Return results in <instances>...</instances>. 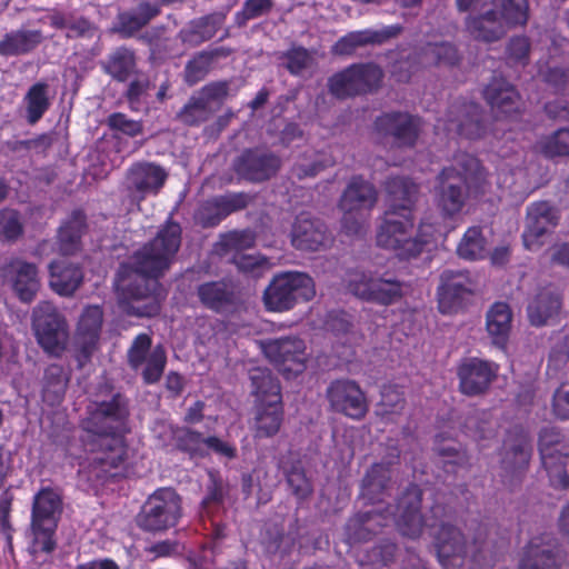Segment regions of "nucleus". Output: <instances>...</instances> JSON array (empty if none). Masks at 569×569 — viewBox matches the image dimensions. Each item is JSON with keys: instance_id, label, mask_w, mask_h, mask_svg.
<instances>
[{"instance_id": "51", "label": "nucleus", "mask_w": 569, "mask_h": 569, "mask_svg": "<svg viewBox=\"0 0 569 569\" xmlns=\"http://www.w3.org/2000/svg\"><path fill=\"white\" fill-rule=\"evenodd\" d=\"M490 2L498 9L503 23L509 30L527 24L529 19L528 0H491Z\"/></svg>"}, {"instance_id": "61", "label": "nucleus", "mask_w": 569, "mask_h": 569, "mask_svg": "<svg viewBox=\"0 0 569 569\" xmlns=\"http://www.w3.org/2000/svg\"><path fill=\"white\" fill-rule=\"evenodd\" d=\"M272 8L273 0H246L242 9L234 16V23L242 28L248 21L269 14Z\"/></svg>"}, {"instance_id": "5", "label": "nucleus", "mask_w": 569, "mask_h": 569, "mask_svg": "<svg viewBox=\"0 0 569 569\" xmlns=\"http://www.w3.org/2000/svg\"><path fill=\"white\" fill-rule=\"evenodd\" d=\"M377 244L400 259H410L420 254L425 243L417 238L412 213L387 210L377 232Z\"/></svg>"}, {"instance_id": "57", "label": "nucleus", "mask_w": 569, "mask_h": 569, "mask_svg": "<svg viewBox=\"0 0 569 569\" xmlns=\"http://www.w3.org/2000/svg\"><path fill=\"white\" fill-rule=\"evenodd\" d=\"M256 232L250 229L233 230L221 237L220 246L224 253H243L256 243Z\"/></svg>"}, {"instance_id": "63", "label": "nucleus", "mask_w": 569, "mask_h": 569, "mask_svg": "<svg viewBox=\"0 0 569 569\" xmlns=\"http://www.w3.org/2000/svg\"><path fill=\"white\" fill-rule=\"evenodd\" d=\"M531 43L525 36H515L506 46V58L511 64L526 67L530 61Z\"/></svg>"}, {"instance_id": "9", "label": "nucleus", "mask_w": 569, "mask_h": 569, "mask_svg": "<svg viewBox=\"0 0 569 569\" xmlns=\"http://www.w3.org/2000/svg\"><path fill=\"white\" fill-rule=\"evenodd\" d=\"M382 69L372 62L355 63L328 79V90L337 99H347L376 91L382 82Z\"/></svg>"}, {"instance_id": "40", "label": "nucleus", "mask_w": 569, "mask_h": 569, "mask_svg": "<svg viewBox=\"0 0 569 569\" xmlns=\"http://www.w3.org/2000/svg\"><path fill=\"white\" fill-rule=\"evenodd\" d=\"M43 40L40 30L20 29L0 40V56H20L34 50Z\"/></svg>"}, {"instance_id": "20", "label": "nucleus", "mask_w": 569, "mask_h": 569, "mask_svg": "<svg viewBox=\"0 0 569 569\" xmlns=\"http://www.w3.org/2000/svg\"><path fill=\"white\" fill-rule=\"evenodd\" d=\"M291 236L293 247L305 251L325 249L332 241L331 233L325 222L308 213H301L297 217Z\"/></svg>"}, {"instance_id": "6", "label": "nucleus", "mask_w": 569, "mask_h": 569, "mask_svg": "<svg viewBox=\"0 0 569 569\" xmlns=\"http://www.w3.org/2000/svg\"><path fill=\"white\" fill-rule=\"evenodd\" d=\"M62 511L60 496L52 489H42L33 498L31 529L33 542L31 551L37 559L40 553L49 555L56 548L52 539Z\"/></svg>"}, {"instance_id": "53", "label": "nucleus", "mask_w": 569, "mask_h": 569, "mask_svg": "<svg viewBox=\"0 0 569 569\" xmlns=\"http://www.w3.org/2000/svg\"><path fill=\"white\" fill-rule=\"evenodd\" d=\"M329 166V160L321 153L309 151L292 166L291 176L298 180L315 178Z\"/></svg>"}, {"instance_id": "42", "label": "nucleus", "mask_w": 569, "mask_h": 569, "mask_svg": "<svg viewBox=\"0 0 569 569\" xmlns=\"http://www.w3.org/2000/svg\"><path fill=\"white\" fill-rule=\"evenodd\" d=\"M283 421L282 401L269 400L257 408L254 417L256 437L268 438L278 433Z\"/></svg>"}, {"instance_id": "4", "label": "nucleus", "mask_w": 569, "mask_h": 569, "mask_svg": "<svg viewBox=\"0 0 569 569\" xmlns=\"http://www.w3.org/2000/svg\"><path fill=\"white\" fill-rule=\"evenodd\" d=\"M457 166L445 168L437 177L436 202L446 216L460 212L469 194L482 192L487 184L485 169L477 158L462 154Z\"/></svg>"}, {"instance_id": "46", "label": "nucleus", "mask_w": 569, "mask_h": 569, "mask_svg": "<svg viewBox=\"0 0 569 569\" xmlns=\"http://www.w3.org/2000/svg\"><path fill=\"white\" fill-rule=\"evenodd\" d=\"M418 61L423 67L455 66L459 62V53L450 42L427 43L417 52Z\"/></svg>"}, {"instance_id": "52", "label": "nucleus", "mask_w": 569, "mask_h": 569, "mask_svg": "<svg viewBox=\"0 0 569 569\" xmlns=\"http://www.w3.org/2000/svg\"><path fill=\"white\" fill-rule=\"evenodd\" d=\"M49 86L44 82H38L31 86L24 97L27 103V120L34 124L50 107L48 96Z\"/></svg>"}, {"instance_id": "26", "label": "nucleus", "mask_w": 569, "mask_h": 569, "mask_svg": "<svg viewBox=\"0 0 569 569\" xmlns=\"http://www.w3.org/2000/svg\"><path fill=\"white\" fill-rule=\"evenodd\" d=\"M376 127L385 136H391L399 147H413L419 134L418 118L402 112L382 114L376 120Z\"/></svg>"}, {"instance_id": "54", "label": "nucleus", "mask_w": 569, "mask_h": 569, "mask_svg": "<svg viewBox=\"0 0 569 569\" xmlns=\"http://www.w3.org/2000/svg\"><path fill=\"white\" fill-rule=\"evenodd\" d=\"M230 262L238 271L252 278H260L272 268L271 261L262 254L233 253Z\"/></svg>"}, {"instance_id": "27", "label": "nucleus", "mask_w": 569, "mask_h": 569, "mask_svg": "<svg viewBox=\"0 0 569 569\" xmlns=\"http://www.w3.org/2000/svg\"><path fill=\"white\" fill-rule=\"evenodd\" d=\"M435 547L443 567L456 566L467 555V540L461 530L448 522L440 525L435 533Z\"/></svg>"}, {"instance_id": "39", "label": "nucleus", "mask_w": 569, "mask_h": 569, "mask_svg": "<svg viewBox=\"0 0 569 569\" xmlns=\"http://www.w3.org/2000/svg\"><path fill=\"white\" fill-rule=\"evenodd\" d=\"M385 188L389 199L388 210L412 213L418 196V186L413 181L406 177H392L386 181Z\"/></svg>"}, {"instance_id": "32", "label": "nucleus", "mask_w": 569, "mask_h": 569, "mask_svg": "<svg viewBox=\"0 0 569 569\" xmlns=\"http://www.w3.org/2000/svg\"><path fill=\"white\" fill-rule=\"evenodd\" d=\"M485 99L497 114L509 116L519 110V93L502 77H493L485 89Z\"/></svg>"}, {"instance_id": "45", "label": "nucleus", "mask_w": 569, "mask_h": 569, "mask_svg": "<svg viewBox=\"0 0 569 569\" xmlns=\"http://www.w3.org/2000/svg\"><path fill=\"white\" fill-rule=\"evenodd\" d=\"M69 378L64 369L59 365H50L42 379V399L53 407L59 405L66 393Z\"/></svg>"}, {"instance_id": "48", "label": "nucleus", "mask_w": 569, "mask_h": 569, "mask_svg": "<svg viewBox=\"0 0 569 569\" xmlns=\"http://www.w3.org/2000/svg\"><path fill=\"white\" fill-rule=\"evenodd\" d=\"M512 313L507 303L497 302L487 313V330L493 342L503 346L511 327Z\"/></svg>"}, {"instance_id": "58", "label": "nucleus", "mask_w": 569, "mask_h": 569, "mask_svg": "<svg viewBox=\"0 0 569 569\" xmlns=\"http://www.w3.org/2000/svg\"><path fill=\"white\" fill-rule=\"evenodd\" d=\"M153 87L149 76L137 70L136 73L132 74V79L128 83L123 97L127 99L130 107L136 109L142 100L148 97L149 91Z\"/></svg>"}, {"instance_id": "28", "label": "nucleus", "mask_w": 569, "mask_h": 569, "mask_svg": "<svg viewBox=\"0 0 569 569\" xmlns=\"http://www.w3.org/2000/svg\"><path fill=\"white\" fill-rule=\"evenodd\" d=\"M197 296L203 307L216 312L232 308L238 300L236 286L228 279L208 281L199 284Z\"/></svg>"}, {"instance_id": "29", "label": "nucleus", "mask_w": 569, "mask_h": 569, "mask_svg": "<svg viewBox=\"0 0 569 569\" xmlns=\"http://www.w3.org/2000/svg\"><path fill=\"white\" fill-rule=\"evenodd\" d=\"M562 307V296L552 286L541 288L528 305L527 312L532 326L540 327L555 319Z\"/></svg>"}, {"instance_id": "38", "label": "nucleus", "mask_w": 569, "mask_h": 569, "mask_svg": "<svg viewBox=\"0 0 569 569\" xmlns=\"http://www.w3.org/2000/svg\"><path fill=\"white\" fill-rule=\"evenodd\" d=\"M101 68L113 80L126 82L137 71L136 52L124 46L118 47L101 61Z\"/></svg>"}, {"instance_id": "35", "label": "nucleus", "mask_w": 569, "mask_h": 569, "mask_svg": "<svg viewBox=\"0 0 569 569\" xmlns=\"http://www.w3.org/2000/svg\"><path fill=\"white\" fill-rule=\"evenodd\" d=\"M393 488L389 465L375 463L362 479L361 495L371 503L381 502Z\"/></svg>"}, {"instance_id": "14", "label": "nucleus", "mask_w": 569, "mask_h": 569, "mask_svg": "<svg viewBox=\"0 0 569 569\" xmlns=\"http://www.w3.org/2000/svg\"><path fill=\"white\" fill-rule=\"evenodd\" d=\"M237 176L249 182H263L274 177L282 166L281 158L272 151L247 149L233 161Z\"/></svg>"}, {"instance_id": "62", "label": "nucleus", "mask_w": 569, "mask_h": 569, "mask_svg": "<svg viewBox=\"0 0 569 569\" xmlns=\"http://www.w3.org/2000/svg\"><path fill=\"white\" fill-rule=\"evenodd\" d=\"M144 27L147 26L132 10H122L117 13L116 22L110 31L127 39L136 36Z\"/></svg>"}, {"instance_id": "41", "label": "nucleus", "mask_w": 569, "mask_h": 569, "mask_svg": "<svg viewBox=\"0 0 569 569\" xmlns=\"http://www.w3.org/2000/svg\"><path fill=\"white\" fill-rule=\"evenodd\" d=\"M530 457L531 446L526 439L519 438L506 442L502 452L501 468L506 476L513 477L528 467Z\"/></svg>"}, {"instance_id": "7", "label": "nucleus", "mask_w": 569, "mask_h": 569, "mask_svg": "<svg viewBox=\"0 0 569 569\" xmlns=\"http://www.w3.org/2000/svg\"><path fill=\"white\" fill-rule=\"evenodd\" d=\"M316 295L312 278L299 271H287L273 277L263 292V302L268 310L287 311L299 301H309Z\"/></svg>"}, {"instance_id": "12", "label": "nucleus", "mask_w": 569, "mask_h": 569, "mask_svg": "<svg viewBox=\"0 0 569 569\" xmlns=\"http://www.w3.org/2000/svg\"><path fill=\"white\" fill-rule=\"evenodd\" d=\"M538 449L550 483L555 488H568L566 465L569 460V438L556 427H546L539 432Z\"/></svg>"}, {"instance_id": "49", "label": "nucleus", "mask_w": 569, "mask_h": 569, "mask_svg": "<svg viewBox=\"0 0 569 569\" xmlns=\"http://www.w3.org/2000/svg\"><path fill=\"white\" fill-rule=\"evenodd\" d=\"M254 197L247 192L228 193L211 200L209 209L217 211L214 218H208L209 224H218L222 219L232 212L246 209Z\"/></svg>"}, {"instance_id": "24", "label": "nucleus", "mask_w": 569, "mask_h": 569, "mask_svg": "<svg viewBox=\"0 0 569 569\" xmlns=\"http://www.w3.org/2000/svg\"><path fill=\"white\" fill-rule=\"evenodd\" d=\"M447 128L467 139H479L486 132L481 107L475 102L455 103L448 113Z\"/></svg>"}, {"instance_id": "60", "label": "nucleus", "mask_w": 569, "mask_h": 569, "mask_svg": "<svg viewBox=\"0 0 569 569\" xmlns=\"http://www.w3.org/2000/svg\"><path fill=\"white\" fill-rule=\"evenodd\" d=\"M213 53L201 51L189 60L184 68L183 79L189 86L201 81L208 73Z\"/></svg>"}, {"instance_id": "13", "label": "nucleus", "mask_w": 569, "mask_h": 569, "mask_svg": "<svg viewBox=\"0 0 569 569\" xmlns=\"http://www.w3.org/2000/svg\"><path fill=\"white\" fill-rule=\"evenodd\" d=\"M127 360L132 370H141L142 379L147 385H152L158 382L163 375L167 355L161 345L152 348L149 335L140 333L128 349Z\"/></svg>"}, {"instance_id": "30", "label": "nucleus", "mask_w": 569, "mask_h": 569, "mask_svg": "<svg viewBox=\"0 0 569 569\" xmlns=\"http://www.w3.org/2000/svg\"><path fill=\"white\" fill-rule=\"evenodd\" d=\"M168 174L159 164L137 162L128 170L126 180L128 188L139 193H157L163 186Z\"/></svg>"}, {"instance_id": "36", "label": "nucleus", "mask_w": 569, "mask_h": 569, "mask_svg": "<svg viewBox=\"0 0 569 569\" xmlns=\"http://www.w3.org/2000/svg\"><path fill=\"white\" fill-rule=\"evenodd\" d=\"M50 287L60 296L71 297L83 281L82 269L66 261H52L49 264Z\"/></svg>"}, {"instance_id": "59", "label": "nucleus", "mask_w": 569, "mask_h": 569, "mask_svg": "<svg viewBox=\"0 0 569 569\" xmlns=\"http://www.w3.org/2000/svg\"><path fill=\"white\" fill-rule=\"evenodd\" d=\"M403 392L396 386H385L381 399L377 405V413L381 417L399 415L405 408Z\"/></svg>"}, {"instance_id": "25", "label": "nucleus", "mask_w": 569, "mask_h": 569, "mask_svg": "<svg viewBox=\"0 0 569 569\" xmlns=\"http://www.w3.org/2000/svg\"><path fill=\"white\" fill-rule=\"evenodd\" d=\"M402 31L399 24L388 26L381 30L352 31L341 37L331 49L336 56H352L358 49L367 46L382 44L398 37Z\"/></svg>"}, {"instance_id": "34", "label": "nucleus", "mask_w": 569, "mask_h": 569, "mask_svg": "<svg viewBox=\"0 0 569 569\" xmlns=\"http://www.w3.org/2000/svg\"><path fill=\"white\" fill-rule=\"evenodd\" d=\"M377 202V192L372 184L360 177H353L340 199L342 211L370 210Z\"/></svg>"}, {"instance_id": "19", "label": "nucleus", "mask_w": 569, "mask_h": 569, "mask_svg": "<svg viewBox=\"0 0 569 569\" xmlns=\"http://www.w3.org/2000/svg\"><path fill=\"white\" fill-rule=\"evenodd\" d=\"M102 319L103 312L99 306L87 307L79 319L74 338L79 367L88 362L97 349Z\"/></svg>"}, {"instance_id": "2", "label": "nucleus", "mask_w": 569, "mask_h": 569, "mask_svg": "<svg viewBox=\"0 0 569 569\" xmlns=\"http://www.w3.org/2000/svg\"><path fill=\"white\" fill-rule=\"evenodd\" d=\"M129 416V400L109 381H101L81 426L86 432L84 446L93 455L92 462L106 471L119 467L124 459L122 433Z\"/></svg>"}, {"instance_id": "56", "label": "nucleus", "mask_w": 569, "mask_h": 569, "mask_svg": "<svg viewBox=\"0 0 569 569\" xmlns=\"http://www.w3.org/2000/svg\"><path fill=\"white\" fill-rule=\"evenodd\" d=\"M487 248L486 239L478 227L469 228L458 244L457 252L463 259L475 260L482 258Z\"/></svg>"}, {"instance_id": "21", "label": "nucleus", "mask_w": 569, "mask_h": 569, "mask_svg": "<svg viewBox=\"0 0 569 569\" xmlns=\"http://www.w3.org/2000/svg\"><path fill=\"white\" fill-rule=\"evenodd\" d=\"M6 282L22 302H31L40 288L36 264L19 258L11 259L3 268Z\"/></svg>"}, {"instance_id": "22", "label": "nucleus", "mask_w": 569, "mask_h": 569, "mask_svg": "<svg viewBox=\"0 0 569 569\" xmlns=\"http://www.w3.org/2000/svg\"><path fill=\"white\" fill-rule=\"evenodd\" d=\"M559 545L551 535L533 537L526 546L518 569H559Z\"/></svg>"}, {"instance_id": "10", "label": "nucleus", "mask_w": 569, "mask_h": 569, "mask_svg": "<svg viewBox=\"0 0 569 569\" xmlns=\"http://www.w3.org/2000/svg\"><path fill=\"white\" fill-rule=\"evenodd\" d=\"M32 328L46 352L59 356L66 349L69 326L66 317L51 302L42 301L33 308Z\"/></svg>"}, {"instance_id": "18", "label": "nucleus", "mask_w": 569, "mask_h": 569, "mask_svg": "<svg viewBox=\"0 0 569 569\" xmlns=\"http://www.w3.org/2000/svg\"><path fill=\"white\" fill-rule=\"evenodd\" d=\"M498 366L479 358H468L458 367L460 391L466 396L485 393L497 378Z\"/></svg>"}, {"instance_id": "50", "label": "nucleus", "mask_w": 569, "mask_h": 569, "mask_svg": "<svg viewBox=\"0 0 569 569\" xmlns=\"http://www.w3.org/2000/svg\"><path fill=\"white\" fill-rule=\"evenodd\" d=\"M209 478L207 493L201 502V515L207 518L217 516L230 491L229 483L221 477L210 472Z\"/></svg>"}, {"instance_id": "15", "label": "nucleus", "mask_w": 569, "mask_h": 569, "mask_svg": "<svg viewBox=\"0 0 569 569\" xmlns=\"http://www.w3.org/2000/svg\"><path fill=\"white\" fill-rule=\"evenodd\" d=\"M261 349L269 361L282 371L299 373L305 369L306 345L298 337L268 339L261 341Z\"/></svg>"}, {"instance_id": "31", "label": "nucleus", "mask_w": 569, "mask_h": 569, "mask_svg": "<svg viewBox=\"0 0 569 569\" xmlns=\"http://www.w3.org/2000/svg\"><path fill=\"white\" fill-rule=\"evenodd\" d=\"M558 221L557 211L547 201L532 203L527 210L526 231L523 241L527 248L532 249L548 228L556 226Z\"/></svg>"}, {"instance_id": "8", "label": "nucleus", "mask_w": 569, "mask_h": 569, "mask_svg": "<svg viewBox=\"0 0 569 569\" xmlns=\"http://www.w3.org/2000/svg\"><path fill=\"white\" fill-rule=\"evenodd\" d=\"M182 515L181 498L172 488H160L150 495L137 515V525L148 532L174 527Z\"/></svg>"}, {"instance_id": "43", "label": "nucleus", "mask_w": 569, "mask_h": 569, "mask_svg": "<svg viewBox=\"0 0 569 569\" xmlns=\"http://www.w3.org/2000/svg\"><path fill=\"white\" fill-rule=\"evenodd\" d=\"M282 470L286 477L287 486L292 496L299 501L310 498L313 493V483L311 478L300 460L282 462Z\"/></svg>"}, {"instance_id": "64", "label": "nucleus", "mask_w": 569, "mask_h": 569, "mask_svg": "<svg viewBox=\"0 0 569 569\" xmlns=\"http://www.w3.org/2000/svg\"><path fill=\"white\" fill-rule=\"evenodd\" d=\"M23 233V224L16 210L4 209L0 211V237L12 242Z\"/></svg>"}, {"instance_id": "55", "label": "nucleus", "mask_w": 569, "mask_h": 569, "mask_svg": "<svg viewBox=\"0 0 569 569\" xmlns=\"http://www.w3.org/2000/svg\"><path fill=\"white\" fill-rule=\"evenodd\" d=\"M216 111V106H209L206 100L198 96L192 97L177 117L187 126H196L207 121Z\"/></svg>"}, {"instance_id": "3", "label": "nucleus", "mask_w": 569, "mask_h": 569, "mask_svg": "<svg viewBox=\"0 0 569 569\" xmlns=\"http://www.w3.org/2000/svg\"><path fill=\"white\" fill-rule=\"evenodd\" d=\"M421 501L422 490L416 485H410L398 499L397 516L390 506L360 511L346 525L348 539L351 542L368 541L392 518H396L397 529L403 537L419 538L425 527Z\"/></svg>"}, {"instance_id": "37", "label": "nucleus", "mask_w": 569, "mask_h": 569, "mask_svg": "<svg viewBox=\"0 0 569 569\" xmlns=\"http://www.w3.org/2000/svg\"><path fill=\"white\" fill-rule=\"evenodd\" d=\"M226 16L221 12H214L192 21L188 27L180 30L179 39L190 46L197 47L212 39L221 28Z\"/></svg>"}, {"instance_id": "44", "label": "nucleus", "mask_w": 569, "mask_h": 569, "mask_svg": "<svg viewBox=\"0 0 569 569\" xmlns=\"http://www.w3.org/2000/svg\"><path fill=\"white\" fill-rule=\"evenodd\" d=\"M280 66L290 74L303 77L311 73L317 66L315 52L301 46H293L278 57Z\"/></svg>"}, {"instance_id": "47", "label": "nucleus", "mask_w": 569, "mask_h": 569, "mask_svg": "<svg viewBox=\"0 0 569 569\" xmlns=\"http://www.w3.org/2000/svg\"><path fill=\"white\" fill-rule=\"evenodd\" d=\"M249 379L252 393L260 399L261 403H267L269 400L280 402L281 387L269 369L261 367L252 368L249 370Z\"/></svg>"}, {"instance_id": "11", "label": "nucleus", "mask_w": 569, "mask_h": 569, "mask_svg": "<svg viewBox=\"0 0 569 569\" xmlns=\"http://www.w3.org/2000/svg\"><path fill=\"white\" fill-rule=\"evenodd\" d=\"M348 289L361 300L390 306L403 298L408 286L389 272L375 276L353 273L348 281Z\"/></svg>"}, {"instance_id": "16", "label": "nucleus", "mask_w": 569, "mask_h": 569, "mask_svg": "<svg viewBox=\"0 0 569 569\" xmlns=\"http://www.w3.org/2000/svg\"><path fill=\"white\" fill-rule=\"evenodd\" d=\"M463 26L472 40L487 44L502 40L509 32L491 2L483 3L480 11L468 14Z\"/></svg>"}, {"instance_id": "17", "label": "nucleus", "mask_w": 569, "mask_h": 569, "mask_svg": "<svg viewBox=\"0 0 569 569\" xmlns=\"http://www.w3.org/2000/svg\"><path fill=\"white\" fill-rule=\"evenodd\" d=\"M327 399L330 408L352 419H361L368 407L365 393L352 380H335L327 389Z\"/></svg>"}, {"instance_id": "33", "label": "nucleus", "mask_w": 569, "mask_h": 569, "mask_svg": "<svg viewBox=\"0 0 569 569\" xmlns=\"http://www.w3.org/2000/svg\"><path fill=\"white\" fill-rule=\"evenodd\" d=\"M87 230L86 214L81 210H74L62 222L58 230V250L63 256H73L82 248L81 238Z\"/></svg>"}, {"instance_id": "23", "label": "nucleus", "mask_w": 569, "mask_h": 569, "mask_svg": "<svg viewBox=\"0 0 569 569\" xmlns=\"http://www.w3.org/2000/svg\"><path fill=\"white\" fill-rule=\"evenodd\" d=\"M471 280L466 271L445 270L438 288L439 310L442 313L457 311L465 298L472 292Z\"/></svg>"}, {"instance_id": "1", "label": "nucleus", "mask_w": 569, "mask_h": 569, "mask_svg": "<svg viewBox=\"0 0 569 569\" xmlns=\"http://www.w3.org/2000/svg\"><path fill=\"white\" fill-rule=\"evenodd\" d=\"M180 246L181 228L169 222L129 262L120 264L114 284L126 315L152 318L160 313L166 292L158 278L170 268Z\"/></svg>"}]
</instances>
